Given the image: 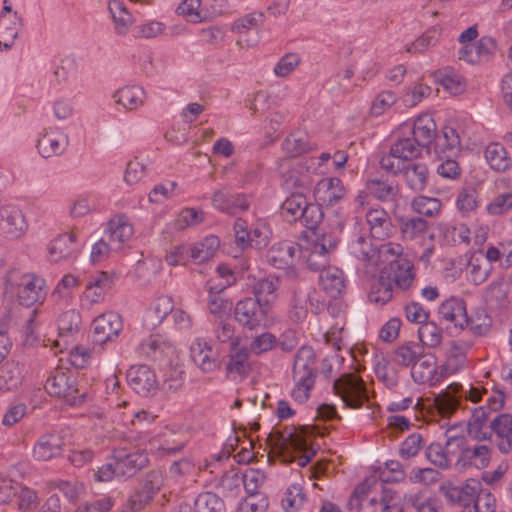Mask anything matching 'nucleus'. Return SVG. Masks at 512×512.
I'll return each mask as SVG.
<instances>
[{
	"label": "nucleus",
	"mask_w": 512,
	"mask_h": 512,
	"mask_svg": "<svg viewBox=\"0 0 512 512\" xmlns=\"http://www.w3.org/2000/svg\"><path fill=\"white\" fill-rule=\"evenodd\" d=\"M400 232L404 240H421L428 233V223L419 217L409 218L401 222Z\"/></svg>",
	"instance_id": "55"
},
{
	"label": "nucleus",
	"mask_w": 512,
	"mask_h": 512,
	"mask_svg": "<svg viewBox=\"0 0 512 512\" xmlns=\"http://www.w3.org/2000/svg\"><path fill=\"white\" fill-rule=\"evenodd\" d=\"M176 13L191 24H199L211 19L208 9L202 4V0H182L176 9Z\"/></svg>",
	"instance_id": "42"
},
{
	"label": "nucleus",
	"mask_w": 512,
	"mask_h": 512,
	"mask_svg": "<svg viewBox=\"0 0 512 512\" xmlns=\"http://www.w3.org/2000/svg\"><path fill=\"white\" fill-rule=\"evenodd\" d=\"M307 204L306 198L302 194H292L282 204V214L288 221L299 220L303 209Z\"/></svg>",
	"instance_id": "61"
},
{
	"label": "nucleus",
	"mask_w": 512,
	"mask_h": 512,
	"mask_svg": "<svg viewBox=\"0 0 512 512\" xmlns=\"http://www.w3.org/2000/svg\"><path fill=\"white\" fill-rule=\"evenodd\" d=\"M94 339L99 344L114 340L122 330L121 317L115 312H106L93 321Z\"/></svg>",
	"instance_id": "28"
},
{
	"label": "nucleus",
	"mask_w": 512,
	"mask_h": 512,
	"mask_svg": "<svg viewBox=\"0 0 512 512\" xmlns=\"http://www.w3.org/2000/svg\"><path fill=\"white\" fill-rule=\"evenodd\" d=\"M45 389L50 395L62 398L72 406L79 405L84 397V393H79L76 387L74 376L62 369L55 370L47 378Z\"/></svg>",
	"instance_id": "8"
},
{
	"label": "nucleus",
	"mask_w": 512,
	"mask_h": 512,
	"mask_svg": "<svg viewBox=\"0 0 512 512\" xmlns=\"http://www.w3.org/2000/svg\"><path fill=\"white\" fill-rule=\"evenodd\" d=\"M462 269L468 283L479 286L485 283L493 271V265L484 257L482 250L466 253Z\"/></svg>",
	"instance_id": "16"
},
{
	"label": "nucleus",
	"mask_w": 512,
	"mask_h": 512,
	"mask_svg": "<svg viewBox=\"0 0 512 512\" xmlns=\"http://www.w3.org/2000/svg\"><path fill=\"white\" fill-rule=\"evenodd\" d=\"M195 512H226L224 501L215 493L204 492L194 501Z\"/></svg>",
	"instance_id": "57"
},
{
	"label": "nucleus",
	"mask_w": 512,
	"mask_h": 512,
	"mask_svg": "<svg viewBox=\"0 0 512 512\" xmlns=\"http://www.w3.org/2000/svg\"><path fill=\"white\" fill-rule=\"evenodd\" d=\"M333 389L348 408L358 409L369 400L364 381L354 374H346L338 378L334 382Z\"/></svg>",
	"instance_id": "7"
},
{
	"label": "nucleus",
	"mask_w": 512,
	"mask_h": 512,
	"mask_svg": "<svg viewBox=\"0 0 512 512\" xmlns=\"http://www.w3.org/2000/svg\"><path fill=\"white\" fill-rule=\"evenodd\" d=\"M299 241H277L261 251V258L278 269L294 267L300 263Z\"/></svg>",
	"instance_id": "9"
},
{
	"label": "nucleus",
	"mask_w": 512,
	"mask_h": 512,
	"mask_svg": "<svg viewBox=\"0 0 512 512\" xmlns=\"http://www.w3.org/2000/svg\"><path fill=\"white\" fill-rule=\"evenodd\" d=\"M350 253L362 262L365 274L374 278L379 276L371 287L369 300L384 305L393 297L394 286L409 289L414 280L415 272L411 261L400 258L403 247L394 242L374 244L363 236L352 240L349 245Z\"/></svg>",
	"instance_id": "1"
},
{
	"label": "nucleus",
	"mask_w": 512,
	"mask_h": 512,
	"mask_svg": "<svg viewBox=\"0 0 512 512\" xmlns=\"http://www.w3.org/2000/svg\"><path fill=\"white\" fill-rule=\"evenodd\" d=\"M129 386L139 395L148 396L158 389V380L154 371L147 365L131 366L127 371Z\"/></svg>",
	"instance_id": "21"
},
{
	"label": "nucleus",
	"mask_w": 512,
	"mask_h": 512,
	"mask_svg": "<svg viewBox=\"0 0 512 512\" xmlns=\"http://www.w3.org/2000/svg\"><path fill=\"white\" fill-rule=\"evenodd\" d=\"M367 189L377 199L386 201L391 200L397 193V188L387 180L371 178L368 181Z\"/></svg>",
	"instance_id": "64"
},
{
	"label": "nucleus",
	"mask_w": 512,
	"mask_h": 512,
	"mask_svg": "<svg viewBox=\"0 0 512 512\" xmlns=\"http://www.w3.org/2000/svg\"><path fill=\"white\" fill-rule=\"evenodd\" d=\"M174 302L172 297L162 295L155 298L144 314V324L147 328L159 326L172 313Z\"/></svg>",
	"instance_id": "35"
},
{
	"label": "nucleus",
	"mask_w": 512,
	"mask_h": 512,
	"mask_svg": "<svg viewBox=\"0 0 512 512\" xmlns=\"http://www.w3.org/2000/svg\"><path fill=\"white\" fill-rule=\"evenodd\" d=\"M377 480L373 477L365 479L355 489L350 498L349 505L358 512H389L393 506V497L385 493L378 497Z\"/></svg>",
	"instance_id": "4"
},
{
	"label": "nucleus",
	"mask_w": 512,
	"mask_h": 512,
	"mask_svg": "<svg viewBox=\"0 0 512 512\" xmlns=\"http://www.w3.org/2000/svg\"><path fill=\"white\" fill-rule=\"evenodd\" d=\"M491 459V446L489 444H477L462 449L455 467L459 470H466L474 467L482 469L488 466Z\"/></svg>",
	"instance_id": "27"
},
{
	"label": "nucleus",
	"mask_w": 512,
	"mask_h": 512,
	"mask_svg": "<svg viewBox=\"0 0 512 512\" xmlns=\"http://www.w3.org/2000/svg\"><path fill=\"white\" fill-rule=\"evenodd\" d=\"M496 49V42L490 37H482L474 43H468L459 50V58L467 63L477 64L485 61Z\"/></svg>",
	"instance_id": "30"
},
{
	"label": "nucleus",
	"mask_w": 512,
	"mask_h": 512,
	"mask_svg": "<svg viewBox=\"0 0 512 512\" xmlns=\"http://www.w3.org/2000/svg\"><path fill=\"white\" fill-rule=\"evenodd\" d=\"M345 195V188L338 178L321 179L315 186L314 196L320 205L333 206Z\"/></svg>",
	"instance_id": "31"
},
{
	"label": "nucleus",
	"mask_w": 512,
	"mask_h": 512,
	"mask_svg": "<svg viewBox=\"0 0 512 512\" xmlns=\"http://www.w3.org/2000/svg\"><path fill=\"white\" fill-rule=\"evenodd\" d=\"M468 346L461 342L453 341L447 353L446 361L440 365L445 378L457 373L466 366V352Z\"/></svg>",
	"instance_id": "45"
},
{
	"label": "nucleus",
	"mask_w": 512,
	"mask_h": 512,
	"mask_svg": "<svg viewBox=\"0 0 512 512\" xmlns=\"http://www.w3.org/2000/svg\"><path fill=\"white\" fill-rule=\"evenodd\" d=\"M108 12L113 24L114 32L119 36L129 33L134 23V17L122 0H109Z\"/></svg>",
	"instance_id": "33"
},
{
	"label": "nucleus",
	"mask_w": 512,
	"mask_h": 512,
	"mask_svg": "<svg viewBox=\"0 0 512 512\" xmlns=\"http://www.w3.org/2000/svg\"><path fill=\"white\" fill-rule=\"evenodd\" d=\"M134 235V226L125 214L114 215L106 224L104 238L113 250H121L128 246Z\"/></svg>",
	"instance_id": "13"
},
{
	"label": "nucleus",
	"mask_w": 512,
	"mask_h": 512,
	"mask_svg": "<svg viewBox=\"0 0 512 512\" xmlns=\"http://www.w3.org/2000/svg\"><path fill=\"white\" fill-rule=\"evenodd\" d=\"M438 313L441 319L463 328V321L466 316L465 302L458 297H450L442 302Z\"/></svg>",
	"instance_id": "47"
},
{
	"label": "nucleus",
	"mask_w": 512,
	"mask_h": 512,
	"mask_svg": "<svg viewBox=\"0 0 512 512\" xmlns=\"http://www.w3.org/2000/svg\"><path fill=\"white\" fill-rule=\"evenodd\" d=\"M112 98L125 111L131 112L142 108L147 99V93L142 86L126 85L117 89Z\"/></svg>",
	"instance_id": "29"
},
{
	"label": "nucleus",
	"mask_w": 512,
	"mask_h": 512,
	"mask_svg": "<svg viewBox=\"0 0 512 512\" xmlns=\"http://www.w3.org/2000/svg\"><path fill=\"white\" fill-rule=\"evenodd\" d=\"M464 443L463 437L447 436L446 445L440 443H432L426 450L427 459L440 468H448L451 463L452 456L456 453V449H460Z\"/></svg>",
	"instance_id": "26"
},
{
	"label": "nucleus",
	"mask_w": 512,
	"mask_h": 512,
	"mask_svg": "<svg viewBox=\"0 0 512 512\" xmlns=\"http://www.w3.org/2000/svg\"><path fill=\"white\" fill-rule=\"evenodd\" d=\"M69 138L60 128H44L37 140V148L43 158L60 156L67 148Z\"/></svg>",
	"instance_id": "22"
},
{
	"label": "nucleus",
	"mask_w": 512,
	"mask_h": 512,
	"mask_svg": "<svg viewBox=\"0 0 512 512\" xmlns=\"http://www.w3.org/2000/svg\"><path fill=\"white\" fill-rule=\"evenodd\" d=\"M14 497L20 512H34L39 503L37 492L27 486H17Z\"/></svg>",
	"instance_id": "58"
},
{
	"label": "nucleus",
	"mask_w": 512,
	"mask_h": 512,
	"mask_svg": "<svg viewBox=\"0 0 512 512\" xmlns=\"http://www.w3.org/2000/svg\"><path fill=\"white\" fill-rule=\"evenodd\" d=\"M235 319L248 330L256 327V297L240 300L235 307Z\"/></svg>",
	"instance_id": "53"
},
{
	"label": "nucleus",
	"mask_w": 512,
	"mask_h": 512,
	"mask_svg": "<svg viewBox=\"0 0 512 512\" xmlns=\"http://www.w3.org/2000/svg\"><path fill=\"white\" fill-rule=\"evenodd\" d=\"M508 294V284L504 278L492 281L484 290L483 298L488 304H500Z\"/></svg>",
	"instance_id": "63"
},
{
	"label": "nucleus",
	"mask_w": 512,
	"mask_h": 512,
	"mask_svg": "<svg viewBox=\"0 0 512 512\" xmlns=\"http://www.w3.org/2000/svg\"><path fill=\"white\" fill-rule=\"evenodd\" d=\"M242 479L248 497L239 503L236 512H256V470L247 467L242 472Z\"/></svg>",
	"instance_id": "52"
},
{
	"label": "nucleus",
	"mask_w": 512,
	"mask_h": 512,
	"mask_svg": "<svg viewBox=\"0 0 512 512\" xmlns=\"http://www.w3.org/2000/svg\"><path fill=\"white\" fill-rule=\"evenodd\" d=\"M366 222L371 236L375 239L387 238L393 232L391 218L383 208H370L366 213Z\"/></svg>",
	"instance_id": "34"
},
{
	"label": "nucleus",
	"mask_w": 512,
	"mask_h": 512,
	"mask_svg": "<svg viewBox=\"0 0 512 512\" xmlns=\"http://www.w3.org/2000/svg\"><path fill=\"white\" fill-rule=\"evenodd\" d=\"M220 246V240L215 235H209L195 242L190 247V258L197 264L204 263L214 257Z\"/></svg>",
	"instance_id": "46"
},
{
	"label": "nucleus",
	"mask_w": 512,
	"mask_h": 512,
	"mask_svg": "<svg viewBox=\"0 0 512 512\" xmlns=\"http://www.w3.org/2000/svg\"><path fill=\"white\" fill-rule=\"evenodd\" d=\"M316 145L310 141L307 134L295 132L290 134L283 142V149L290 157H301L312 151Z\"/></svg>",
	"instance_id": "50"
},
{
	"label": "nucleus",
	"mask_w": 512,
	"mask_h": 512,
	"mask_svg": "<svg viewBox=\"0 0 512 512\" xmlns=\"http://www.w3.org/2000/svg\"><path fill=\"white\" fill-rule=\"evenodd\" d=\"M456 208L462 216H470L479 206L478 193L473 187L462 188L456 198Z\"/></svg>",
	"instance_id": "56"
},
{
	"label": "nucleus",
	"mask_w": 512,
	"mask_h": 512,
	"mask_svg": "<svg viewBox=\"0 0 512 512\" xmlns=\"http://www.w3.org/2000/svg\"><path fill=\"white\" fill-rule=\"evenodd\" d=\"M267 442L271 449L282 455L285 460L294 461L295 457L292 454L299 453L300 455L297 458L299 466L307 465L313 456V452L308 449L304 434L294 427L270 433Z\"/></svg>",
	"instance_id": "3"
},
{
	"label": "nucleus",
	"mask_w": 512,
	"mask_h": 512,
	"mask_svg": "<svg viewBox=\"0 0 512 512\" xmlns=\"http://www.w3.org/2000/svg\"><path fill=\"white\" fill-rule=\"evenodd\" d=\"M5 10L7 12L0 16V47L9 49L18 37L21 21L16 13H11L7 7Z\"/></svg>",
	"instance_id": "39"
},
{
	"label": "nucleus",
	"mask_w": 512,
	"mask_h": 512,
	"mask_svg": "<svg viewBox=\"0 0 512 512\" xmlns=\"http://www.w3.org/2000/svg\"><path fill=\"white\" fill-rule=\"evenodd\" d=\"M434 78L449 94H463L467 88L465 77L453 68H444L434 73Z\"/></svg>",
	"instance_id": "40"
},
{
	"label": "nucleus",
	"mask_w": 512,
	"mask_h": 512,
	"mask_svg": "<svg viewBox=\"0 0 512 512\" xmlns=\"http://www.w3.org/2000/svg\"><path fill=\"white\" fill-rule=\"evenodd\" d=\"M48 293L46 280L35 274H23L18 286V299L22 305L32 306L43 303Z\"/></svg>",
	"instance_id": "15"
},
{
	"label": "nucleus",
	"mask_w": 512,
	"mask_h": 512,
	"mask_svg": "<svg viewBox=\"0 0 512 512\" xmlns=\"http://www.w3.org/2000/svg\"><path fill=\"white\" fill-rule=\"evenodd\" d=\"M279 284V278L274 275H270L258 282V308L260 310L258 326L262 324L266 327L273 323V307L278 297L277 290Z\"/></svg>",
	"instance_id": "10"
},
{
	"label": "nucleus",
	"mask_w": 512,
	"mask_h": 512,
	"mask_svg": "<svg viewBox=\"0 0 512 512\" xmlns=\"http://www.w3.org/2000/svg\"><path fill=\"white\" fill-rule=\"evenodd\" d=\"M28 230L23 211L16 205L0 206V233L11 240L20 239Z\"/></svg>",
	"instance_id": "12"
},
{
	"label": "nucleus",
	"mask_w": 512,
	"mask_h": 512,
	"mask_svg": "<svg viewBox=\"0 0 512 512\" xmlns=\"http://www.w3.org/2000/svg\"><path fill=\"white\" fill-rule=\"evenodd\" d=\"M380 169L387 174L402 172L407 184L415 191L423 190L427 184L428 168L423 162H379Z\"/></svg>",
	"instance_id": "11"
},
{
	"label": "nucleus",
	"mask_w": 512,
	"mask_h": 512,
	"mask_svg": "<svg viewBox=\"0 0 512 512\" xmlns=\"http://www.w3.org/2000/svg\"><path fill=\"white\" fill-rule=\"evenodd\" d=\"M481 483L475 479H468L462 486H457L451 481L443 482L439 486V492L451 504H461L464 506L473 502Z\"/></svg>",
	"instance_id": "19"
},
{
	"label": "nucleus",
	"mask_w": 512,
	"mask_h": 512,
	"mask_svg": "<svg viewBox=\"0 0 512 512\" xmlns=\"http://www.w3.org/2000/svg\"><path fill=\"white\" fill-rule=\"evenodd\" d=\"M251 368L248 360V350L240 347L238 344L233 345L226 363V371L231 378H242L247 375Z\"/></svg>",
	"instance_id": "41"
},
{
	"label": "nucleus",
	"mask_w": 512,
	"mask_h": 512,
	"mask_svg": "<svg viewBox=\"0 0 512 512\" xmlns=\"http://www.w3.org/2000/svg\"><path fill=\"white\" fill-rule=\"evenodd\" d=\"M463 396L476 403L481 400L482 394L478 388L471 387L463 391L461 384L453 383L434 397L431 410H435L442 418H448L457 410Z\"/></svg>",
	"instance_id": "6"
},
{
	"label": "nucleus",
	"mask_w": 512,
	"mask_h": 512,
	"mask_svg": "<svg viewBox=\"0 0 512 512\" xmlns=\"http://www.w3.org/2000/svg\"><path fill=\"white\" fill-rule=\"evenodd\" d=\"M424 353V347L420 343L406 342L394 351L393 361L402 367L413 366Z\"/></svg>",
	"instance_id": "49"
},
{
	"label": "nucleus",
	"mask_w": 512,
	"mask_h": 512,
	"mask_svg": "<svg viewBox=\"0 0 512 512\" xmlns=\"http://www.w3.org/2000/svg\"><path fill=\"white\" fill-rule=\"evenodd\" d=\"M256 29V19L253 14L239 18L233 25V30L238 34L237 45L241 49L253 46Z\"/></svg>",
	"instance_id": "48"
},
{
	"label": "nucleus",
	"mask_w": 512,
	"mask_h": 512,
	"mask_svg": "<svg viewBox=\"0 0 512 512\" xmlns=\"http://www.w3.org/2000/svg\"><path fill=\"white\" fill-rule=\"evenodd\" d=\"M422 346L435 348L442 342V330L434 322H425L418 329Z\"/></svg>",
	"instance_id": "62"
},
{
	"label": "nucleus",
	"mask_w": 512,
	"mask_h": 512,
	"mask_svg": "<svg viewBox=\"0 0 512 512\" xmlns=\"http://www.w3.org/2000/svg\"><path fill=\"white\" fill-rule=\"evenodd\" d=\"M166 24L156 19H149L138 24L134 30L135 38L152 39L161 36L166 31Z\"/></svg>",
	"instance_id": "60"
},
{
	"label": "nucleus",
	"mask_w": 512,
	"mask_h": 512,
	"mask_svg": "<svg viewBox=\"0 0 512 512\" xmlns=\"http://www.w3.org/2000/svg\"><path fill=\"white\" fill-rule=\"evenodd\" d=\"M321 289L331 298L340 296L346 287L342 270L337 267H327L319 275Z\"/></svg>",
	"instance_id": "37"
},
{
	"label": "nucleus",
	"mask_w": 512,
	"mask_h": 512,
	"mask_svg": "<svg viewBox=\"0 0 512 512\" xmlns=\"http://www.w3.org/2000/svg\"><path fill=\"white\" fill-rule=\"evenodd\" d=\"M401 130L423 149L428 152L429 145L436 137V123L431 115L421 114L413 122L406 121L402 123Z\"/></svg>",
	"instance_id": "14"
},
{
	"label": "nucleus",
	"mask_w": 512,
	"mask_h": 512,
	"mask_svg": "<svg viewBox=\"0 0 512 512\" xmlns=\"http://www.w3.org/2000/svg\"><path fill=\"white\" fill-rule=\"evenodd\" d=\"M411 377L414 382L428 386H435L445 379L444 372L434 355L425 354L412 366Z\"/></svg>",
	"instance_id": "18"
},
{
	"label": "nucleus",
	"mask_w": 512,
	"mask_h": 512,
	"mask_svg": "<svg viewBox=\"0 0 512 512\" xmlns=\"http://www.w3.org/2000/svg\"><path fill=\"white\" fill-rule=\"evenodd\" d=\"M97 207V196L94 194H81L77 196L70 208L69 214L73 218H81L94 211Z\"/></svg>",
	"instance_id": "59"
},
{
	"label": "nucleus",
	"mask_w": 512,
	"mask_h": 512,
	"mask_svg": "<svg viewBox=\"0 0 512 512\" xmlns=\"http://www.w3.org/2000/svg\"><path fill=\"white\" fill-rule=\"evenodd\" d=\"M192 361L203 371L212 372L219 367V353L204 338H195L190 346Z\"/></svg>",
	"instance_id": "24"
},
{
	"label": "nucleus",
	"mask_w": 512,
	"mask_h": 512,
	"mask_svg": "<svg viewBox=\"0 0 512 512\" xmlns=\"http://www.w3.org/2000/svg\"><path fill=\"white\" fill-rule=\"evenodd\" d=\"M64 441L59 434L42 435L34 444L33 457L37 461H49L58 457L63 450Z\"/></svg>",
	"instance_id": "32"
},
{
	"label": "nucleus",
	"mask_w": 512,
	"mask_h": 512,
	"mask_svg": "<svg viewBox=\"0 0 512 512\" xmlns=\"http://www.w3.org/2000/svg\"><path fill=\"white\" fill-rule=\"evenodd\" d=\"M389 156L397 160H415L422 157L423 149L399 126L388 139Z\"/></svg>",
	"instance_id": "17"
},
{
	"label": "nucleus",
	"mask_w": 512,
	"mask_h": 512,
	"mask_svg": "<svg viewBox=\"0 0 512 512\" xmlns=\"http://www.w3.org/2000/svg\"><path fill=\"white\" fill-rule=\"evenodd\" d=\"M475 336H486L492 327V318L483 308L475 309L469 317L465 316L463 324Z\"/></svg>",
	"instance_id": "51"
},
{
	"label": "nucleus",
	"mask_w": 512,
	"mask_h": 512,
	"mask_svg": "<svg viewBox=\"0 0 512 512\" xmlns=\"http://www.w3.org/2000/svg\"><path fill=\"white\" fill-rule=\"evenodd\" d=\"M79 286V280L72 274H67L56 285L52 297L59 305H70L74 298V290Z\"/></svg>",
	"instance_id": "54"
},
{
	"label": "nucleus",
	"mask_w": 512,
	"mask_h": 512,
	"mask_svg": "<svg viewBox=\"0 0 512 512\" xmlns=\"http://www.w3.org/2000/svg\"><path fill=\"white\" fill-rule=\"evenodd\" d=\"M80 323V314L75 309H68L61 313L57 319L58 339L56 345L61 347V342L67 345L73 335L79 331Z\"/></svg>",
	"instance_id": "38"
},
{
	"label": "nucleus",
	"mask_w": 512,
	"mask_h": 512,
	"mask_svg": "<svg viewBox=\"0 0 512 512\" xmlns=\"http://www.w3.org/2000/svg\"><path fill=\"white\" fill-rule=\"evenodd\" d=\"M111 287L112 279L106 272H99L92 276L82 294V307L90 309L92 306L102 303Z\"/></svg>",
	"instance_id": "23"
},
{
	"label": "nucleus",
	"mask_w": 512,
	"mask_h": 512,
	"mask_svg": "<svg viewBox=\"0 0 512 512\" xmlns=\"http://www.w3.org/2000/svg\"><path fill=\"white\" fill-rule=\"evenodd\" d=\"M336 242L331 240V237L309 239L302 237L299 239L298 255L300 256V263H305L309 269L318 271L326 268L328 263V254L330 249L335 247Z\"/></svg>",
	"instance_id": "5"
},
{
	"label": "nucleus",
	"mask_w": 512,
	"mask_h": 512,
	"mask_svg": "<svg viewBox=\"0 0 512 512\" xmlns=\"http://www.w3.org/2000/svg\"><path fill=\"white\" fill-rule=\"evenodd\" d=\"M317 376L316 356L311 347H301L294 359L291 397L298 403H305L314 387Z\"/></svg>",
	"instance_id": "2"
},
{
	"label": "nucleus",
	"mask_w": 512,
	"mask_h": 512,
	"mask_svg": "<svg viewBox=\"0 0 512 512\" xmlns=\"http://www.w3.org/2000/svg\"><path fill=\"white\" fill-rule=\"evenodd\" d=\"M113 459L117 464L119 477L133 475L148 462V457L143 451L131 450L125 446L113 450Z\"/></svg>",
	"instance_id": "20"
},
{
	"label": "nucleus",
	"mask_w": 512,
	"mask_h": 512,
	"mask_svg": "<svg viewBox=\"0 0 512 512\" xmlns=\"http://www.w3.org/2000/svg\"><path fill=\"white\" fill-rule=\"evenodd\" d=\"M138 351L142 356L160 360L164 356H169L173 352V347L160 335H150L139 344Z\"/></svg>",
	"instance_id": "44"
},
{
	"label": "nucleus",
	"mask_w": 512,
	"mask_h": 512,
	"mask_svg": "<svg viewBox=\"0 0 512 512\" xmlns=\"http://www.w3.org/2000/svg\"><path fill=\"white\" fill-rule=\"evenodd\" d=\"M281 167L283 185L286 189L306 186L310 183L307 171L302 162H285Z\"/></svg>",
	"instance_id": "43"
},
{
	"label": "nucleus",
	"mask_w": 512,
	"mask_h": 512,
	"mask_svg": "<svg viewBox=\"0 0 512 512\" xmlns=\"http://www.w3.org/2000/svg\"><path fill=\"white\" fill-rule=\"evenodd\" d=\"M490 427L496 436L499 451L503 454L512 452V416L500 414L493 419Z\"/></svg>",
	"instance_id": "36"
},
{
	"label": "nucleus",
	"mask_w": 512,
	"mask_h": 512,
	"mask_svg": "<svg viewBox=\"0 0 512 512\" xmlns=\"http://www.w3.org/2000/svg\"><path fill=\"white\" fill-rule=\"evenodd\" d=\"M79 250V239L74 230L54 238L47 246L48 259L59 262L73 257Z\"/></svg>",
	"instance_id": "25"
}]
</instances>
